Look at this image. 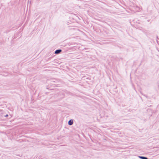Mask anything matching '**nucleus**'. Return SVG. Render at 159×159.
<instances>
[{
	"mask_svg": "<svg viewBox=\"0 0 159 159\" xmlns=\"http://www.w3.org/2000/svg\"><path fill=\"white\" fill-rule=\"evenodd\" d=\"M62 51L61 49H57L56 50L55 52V53L56 54H58L60 53Z\"/></svg>",
	"mask_w": 159,
	"mask_h": 159,
	"instance_id": "nucleus-1",
	"label": "nucleus"
},
{
	"mask_svg": "<svg viewBox=\"0 0 159 159\" xmlns=\"http://www.w3.org/2000/svg\"><path fill=\"white\" fill-rule=\"evenodd\" d=\"M73 123V120L71 119L68 122V124L70 125H72Z\"/></svg>",
	"mask_w": 159,
	"mask_h": 159,
	"instance_id": "nucleus-2",
	"label": "nucleus"
},
{
	"mask_svg": "<svg viewBox=\"0 0 159 159\" xmlns=\"http://www.w3.org/2000/svg\"><path fill=\"white\" fill-rule=\"evenodd\" d=\"M139 157L141 159H148V158L146 157L143 156H139Z\"/></svg>",
	"mask_w": 159,
	"mask_h": 159,
	"instance_id": "nucleus-3",
	"label": "nucleus"
},
{
	"mask_svg": "<svg viewBox=\"0 0 159 159\" xmlns=\"http://www.w3.org/2000/svg\"><path fill=\"white\" fill-rule=\"evenodd\" d=\"M8 116V115H7V114L5 116V117H7Z\"/></svg>",
	"mask_w": 159,
	"mask_h": 159,
	"instance_id": "nucleus-4",
	"label": "nucleus"
}]
</instances>
